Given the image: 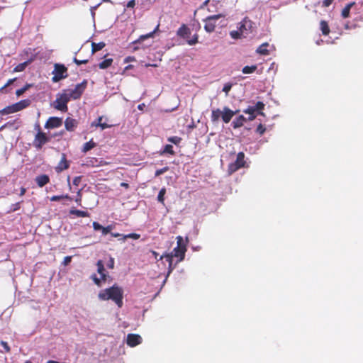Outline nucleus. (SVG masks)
I'll list each match as a JSON object with an SVG mask.
<instances>
[{"instance_id": "nucleus-1", "label": "nucleus", "mask_w": 363, "mask_h": 363, "mask_svg": "<svg viewBox=\"0 0 363 363\" xmlns=\"http://www.w3.org/2000/svg\"><path fill=\"white\" fill-rule=\"evenodd\" d=\"M98 298L101 301L112 300L119 308L123 306V291L121 287L117 284L111 287L101 290L98 294Z\"/></svg>"}, {"instance_id": "nucleus-2", "label": "nucleus", "mask_w": 363, "mask_h": 363, "mask_svg": "<svg viewBox=\"0 0 363 363\" xmlns=\"http://www.w3.org/2000/svg\"><path fill=\"white\" fill-rule=\"evenodd\" d=\"M177 246L174 248L173 251L170 254H167L160 257V259H162L163 257L166 258V260L169 262V267L172 264L173 257L179 258L178 262L182 261L185 257L186 246L184 242V240L182 236L177 237Z\"/></svg>"}, {"instance_id": "nucleus-3", "label": "nucleus", "mask_w": 363, "mask_h": 363, "mask_svg": "<svg viewBox=\"0 0 363 363\" xmlns=\"http://www.w3.org/2000/svg\"><path fill=\"white\" fill-rule=\"evenodd\" d=\"M238 111H233L228 106H224L221 111L219 108L213 109L211 111V120L212 123H217L220 118L225 123H228Z\"/></svg>"}, {"instance_id": "nucleus-4", "label": "nucleus", "mask_w": 363, "mask_h": 363, "mask_svg": "<svg viewBox=\"0 0 363 363\" xmlns=\"http://www.w3.org/2000/svg\"><path fill=\"white\" fill-rule=\"evenodd\" d=\"M191 33L190 28L186 24H182L177 31V36L185 40L188 45H194L199 43V35L195 33L193 37L190 38Z\"/></svg>"}, {"instance_id": "nucleus-5", "label": "nucleus", "mask_w": 363, "mask_h": 363, "mask_svg": "<svg viewBox=\"0 0 363 363\" xmlns=\"http://www.w3.org/2000/svg\"><path fill=\"white\" fill-rule=\"evenodd\" d=\"M70 98L67 95V90H63L62 93L57 95L55 101L53 102V106L55 109L66 112L68 110L67 103Z\"/></svg>"}, {"instance_id": "nucleus-6", "label": "nucleus", "mask_w": 363, "mask_h": 363, "mask_svg": "<svg viewBox=\"0 0 363 363\" xmlns=\"http://www.w3.org/2000/svg\"><path fill=\"white\" fill-rule=\"evenodd\" d=\"M35 129L38 131L35 135L33 140V145L35 148L40 150L43 146L50 140V138L46 135L45 133L41 130L39 124L35 126Z\"/></svg>"}, {"instance_id": "nucleus-7", "label": "nucleus", "mask_w": 363, "mask_h": 363, "mask_svg": "<svg viewBox=\"0 0 363 363\" xmlns=\"http://www.w3.org/2000/svg\"><path fill=\"white\" fill-rule=\"evenodd\" d=\"M52 82H58L68 77L67 68L63 64L55 63L52 71Z\"/></svg>"}, {"instance_id": "nucleus-8", "label": "nucleus", "mask_w": 363, "mask_h": 363, "mask_svg": "<svg viewBox=\"0 0 363 363\" xmlns=\"http://www.w3.org/2000/svg\"><path fill=\"white\" fill-rule=\"evenodd\" d=\"M223 14H216L208 16L205 18V26L204 29L207 33H212L215 30L216 27V23L218 19L220 18H224Z\"/></svg>"}, {"instance_id": "nucleus-9", "label": "nucleus", "mask_w": 363, "mask_h": 363, "mask_svg": "<svg viewBox=\"0 0 363 363\" xmlns=\"http://www.w3.org/2000/svg\"><path fill=\"white\" fill-rule=\"evenodd\" d=\"M87 82L84 80L82 83L78 84L75 86L73 89H67V95L72 99H78L81 97L82 94L84 91L86 87Z\"/></svg>"}, {"instance_id": "nucleus-10", "label": "nucleus", "mask_w": 363, "mask_h": 363, "mask_svg": "<svg viewBox=\"0 0 363 363\" xmlns=\"http://www.w3.org/2000/svg\"><path fill=\"white\" fill-rule=\"evenodd\" d=\"M252 26L253 22L247 17H245L238 23V28L242 31L244 37H246L252 31Z\"/></svg>"}, {"instance_id": "nucleus-11", "label": "nucleus", "mask_w": 363, "mask_h": 363, "mask_svg": "<svg viewBox=\"0 0 363 363\" xmlns=\"http://www.w3.org/2000/svg\"><path fill=\"white\" fill-rule=\"evenodd\" d=\"M62 125V119L58 117H50L45 124L47 129L59 128Z\"/></svg>"}, {"instance_id": "nucleus-12", "label": "nucleus", "mask_w": 363, "mask_h": 363, "mask_svg": "<svg viewBox=\"0 0 363 363\" xmlns=\"http://www.w3.org/2000/svg\"><path fill=\"white\" fill-rule=\"evenodd\" d=\"M142 342V337L138 334H128L127 335L126 343L130 347H135Z\"/></svg>"}, {"instance_id": "nucleus-13", "label": "nucleus", "mask_w": 363, "mask_h": 363, "mask_svg": "<svg viewBox=\"0 0 363 363\" xmlns=\"http://www.w3.org/2000/svg\"><path fill=\"white\" fill-rule=\"evenodd\" d=\"M69 167V162L67 160L66 155L65 153L62 154V157L58 163L57 166L55 167V171L59 173L65 169H67Z\"/></svg>"}, {"instance_id": "nucleus-14", "label": "nucleus", "mask_w": 363, "mask_h": 363, "mask_svg": "<svg viewBox=\"0 0 363 363\" xmlns=\"http://www.w3.org/2000/svg\"><path fill=\"white\" fill-rule=\"evenodd\" d=\"M30 104V101L28 99H24L21 100L16 104H12V106L13 108V110L16 112L20 111L28 106H29Z\"/></svg>"}, {"instance_id": "nucleus-15", "label": "nucleus", "mask_w": 363, "mask_h": 363, "mask_svg": "<svg viewBox=\"0 0 363 363\" xmlns=\"http://www.w3.org/2000/svg\"><path fill=\"white\" fill-rule=\"evenodd\" d=\"M97 272L101 275V279L105 282L109 276L105 272L104 264L102 260H98L96 263Z\"/></svg>"}, {"instance_id": "nucleus-16", "label": "nucleus", "mask_w": 363, "mask_h": 363, "mask_svg": "<svg viewBox=\"0 0 363 363\" xmlns=\"http://www.w3.org/2000/svg\"><path fill=\"white\" fill-rule=\"evenodd\" d=\"M78 122L77 120L67 117L65 121V127L68 131H73L77 126Z\"/></svg>"}, {"instance_id": "nucleus-17", "label": "nucleus", "mask_w": 363, "mask_h": 363, "mask_svg": "<svg viewBox=\"0 0 363 363\" xmlns=\"http://www.w3.org/2000/svg\"><path fill=\"white\" fill-rule=\"evenodd\" d=\"M35 182L39 187H43L50 182V177L47 174H40L35 177Z\"/></svg>"}, {"instance_id": "nucleus-18", "label": "nucleus", "mask_w": 363, "mask_h": 363, "mask_svg": "<svg viewBox=\"0 0 363 363\" xmlns=\"http://www.w3.org/2000/svg\"><path fill=\"white\" fill-rule=\"evenodd\" d=\"M247 121V118L244 117L242 115H240L237 118L234 119L232 123V126L233 128L237 129L242 126H243L244 123Z\"/></svg>"}, {"instance_id": "nucleus-19", "label": "nucleus", "mask_w": 363, "mask_h": 363, "mask_svg": "<svg viewBox=\"0 0 363 363\" xmlns=\"http://www.w3.org/2000/svg\"><path fill=\"white\" fill-rule=\"evenodd\" d=\"M69 214L74 215L76 217H82V218L90 216V213L88 211H81V210L75 209L74 208L69 210Z\"/></svg>"}, {"instance_id": "nucleus-20", "label": "nucleus", "mask_w": 363, "mask_h": 363, "mask_svg": "<svg viewBox=\"0 0 363 363\" xmlns=\"http://www.w3.org/2000/svg\"><path fill=\"white\" fill-rule=\"evenodd\" d=\"M159 27H160V24H158L156 28H155V30L146 35H142L139 37V38L136 40H135L133 42V43H140V42H143V40H145V39H147L149 38H152L154 34L159 30Z\"/></svg>"}, {"instance_id": "nucleus-21", "label": "nucleus", "mask_w": 363, "mask_h": 363, "mask_svg": "<svg viewBox=\"0 0 363 363\" xmlns=\"http://www.w3.org/2000/svg\"><path fill=\"white\" fill-rule=\"evenodd\" d=\"M320 30L322 32V34L323 35H328L330 33V32L328 23L325 20H321L320 21Z\"/></svg>"}, {"instance_id": "nucleus-22", "label": "nucleus", "mask_w": 363, "mask_h": 363, "mask_svg": "<svg viewBox=\"0 0 363 363\" xmlns=\"http://www.w3.org/2000/svg\"><path fill=\"white\" fill-rule=\"evenodd\" d=\"M235 162L241 168L245 167L246 162L245 161V154L242 152H238Z\"/></svg>"}, {"instance_id": "nucleus-23", "label": "nucleus", "mask_w": 363, "mask_h": 363, "mask_svg": "<svg viewBox=\"0 0 363 363\" xmlns=\"http://www.w3.org/2000/svg\"><path fill=\"white\" fill-rule=\"evenodd\" d=\"M100 163L101 162L96 157H88L86 159V163L84 164L88 167H99Z\"/></svg>"}, {"instance_id": "nucleus-24", "label": "nucleus", "mask_w": 363, "mask_h": 363, "mask_svg": "<svg viewBox=\"0 0 363 363\" xmlns=\"http://www.w3.org/2000/svg\"><path fill=\"white\" fill-rule=\"evenodd\" d=\"M355 4L354 2L350 3L347 4L344 9L342 10L341 15L342 18H347L350 16V9Z\"/></svg>"}, {"instance_id": "nucleus-25", "label": "nucleus", "mask_w": 363, "mask_h": 363, "mask_svg": "<svg viewBox=\"0 0 363 363\" xmlns=\"http://www.w3.org/2000/svg\"><path fill=\"white\" fill-rule=\"evenodd\" d=\"M96 145V143L93 141V140H90L89 142H86L84 144L82 152H87L88 151L91 150L94 147H95Z\"/></svg>"}, {"instance_id": "nucleus-26", "label": "nucleus", "mask_w": 363, "mask_h": 363, "mask_svg": "<svg viewBox=\"0 0 363 363\" xmlns=\"http://www.w3.org/2000/svg\"><path fill=\"white\" fill-rule=\"evenodd\" d=\"M269 46L268 43H262L261 45L258 47L256 52L260 55H267L269 54V50L267 49V48Z\"/></svg>"}, {"instance_id": "nucleus-27", "label": "nucleus", "mask_w": 363, "mask_h": 363, "mask_svg": "<svg viewBox=\"0 0 363 363\" xmlns=\"http://www.w3.org/2000/svg\"><path fill=\"white\" fill-rule=\"evenodd\" d=\"M106 44L104 42L100 43H91V52L94 53L97 51L102 50L105 47Z\"/></svg>"}, {"instance_id": "nucleus-28", "label": "nucleus", "mask_w": 363, "mask_h": 363, "mask_svg": "<svg viewBox=\"0 0 363 363\" xmlns=\"http://www.w3.org/2000/svg\"><path fill=\"white\" fill-rule=\"evenodd\" d=\"M112 62V58L106 59L99 64V67L102 69H106L111 65Z\"/></svg>"}, {"instance_id": "nucleus-29", "label": "nucleus", "mask_w": 363, "mask_h": 363, "mask_svg": "<svg viewBox=\"0 0 363 363\" xmlns=\"http://www.w3.org/2000/svg\"><path fill=\"white\" fill-rule=\"evenodd\" d=\"M255 111H257V114L264 116V113L262 111L264 108V104L262 101H257L254 106Z\"/></svg>"}, {"instance_id": "nucleus-30", "label": "nucleus", "mask_w": 363, "mask_h": 363, "mask_svg": "<svg viewBox=\"0 0 363 363\" xmlns=\"http://www.w3.org/2000/svg\"><path fill=\"white\" fill-rule=\"evenodd\" d=\"M257 69V66L256 65L252 66H245L242 72L243 74H251L255 72Z\"/></svg>"}, {"instance_id": "nucleus-31", "label": "nucleus", "mask_w": 363, "mask_h": 363, "mask_svg": "<svg viewBox=\"0 0 363 363\" xmlns=\"http://www.w3.org/2000/svg\"><path fill=\"white\" fill-rule=\"evenodd\" d=\"M240 168L241 167L238 166V164L235 162L229 164L228 167V174L230 175V174H233L234 172H235Z\"/></svg>"}, {"instance_id": "nucleus-32", "label": "nucleus", "mask_w": 363, "mask_h": 363, "mask_svg": "<svg viewBox=\"0 0 363 363\" xmlns=\"http://www.w3.org/2000/svg\"><path fill=\"white\" fill-rule=\"evenodd\" d=\"M15 113V111L13 110L12 105L8 106L5 107L4 108L0 110L1 116L11 114V113Z\"/></svg>"}, {"instance_id": "nucleus-33", "label": "nucleus", "mask_w": 363, "mask_h": 363, "mask_svg": "<svg viewBox=\"0 0 363 363\" xmlns=\"http://www.w3.org/2000/svg\"><path fill=\"white\" fill-rule=\"evenodd\" d=\"M140 238V235L135 233H129L123 235V238L120 239L122 241H125L127 238H131L133 240H138Z\"/></svg>"}, {"instance_id": "nucleus-34", "label": "nucleus", "mask_w": 363, "mask_h": 363, "mask_svg": "<svg viewBox=\"0 0 363 363\" xmlns=\"http://www.w3.org/2000/svg\"><path fill=\"white\" fill-rule=\"evenodd\" d=\"M66 199L69 201H72V199L71 196H69L68 194H66V195H60V196H52L51 198H50V201H58L61 199Z\"/></svg>"}, {"instance_id": "nucleus-35", "label": "nucleus", "mask_w": 363, "mask_h": 363, "mask_svg": "<svg viewBox=\"0 0 363 363\" xmlns=\"http://www.w3.org/2000/svg\"><path fill=\"white\" fill-rule=\"evenodd\" d=\"M230 35L233 39H239L242 37H244L243 34L242 33V31H240L238 28L237 30H232L230 32Z\"/></svg>"}, {"instance_id": "nucleus-36", "label": "nucleus", "mask_w": 363, "mask_h": 363, "mask_svg": "<svg viewBox=\"0 0 363 363\" xmlns=\"http://www.w3.org/2000/svg\"><path fill=\"white\" fill-rule=\"evenodd\" d=\"M165 194H166V189L164 187H163L160 190L158 196H157V201L162 204H164Z\"/></svg>"}, {"instance_id": "nucleus-37", "label": "nucleus", "mask_w": 363, "mask_h": 363, "mask_svg": "<svg viewBox=\"0 0 363 363\" xmlns=\"http://www.w3.org/2000/svg\"><path fill=\"white\" fill-rule=\"evenodd\" d=\"M162 154L163 153H167V154H169L171 155H174L175 154L174 150H173V146L172 145H166L163 149V151L162 152Z\"/></svg>"}, {"instance_id": "nucleus-38", "label": "nucleus", "mask_w": 363, "mask_h": 363, "mask_svg": "<svg viewBox=\"0 0 363 363\" xmlns=\"http://www.w3.org/2000/svg\"><path fill=\"white\" fill-rule=\"evenodd\" d=\"M91 279L93 280V281L94 282V284L98 286L99 287H101L102 286V282H104L102 279H101V277L99 279L96 277V274H93L91 276Z\"/></svg>"}, {"instance_id": "nucleus-39", "label": "nucleus", "mask_w": 363, "mask_h": 363, "mask_svg": "<svg viewBox=\"0 0 363 363\" xmlns=\"http://www.w3.org/2000/svg\"><path fill=\"white\" fill-rule=\"evenodd\" d=\"M113 225H108L106 227H104L103 226V228H102V230H101V233L103 235H106L108 233H111V231L113 230Z\"/></svg>"}, {"instance_id": "nucleus-40", "label": "nucleus", "mask_w": 363, "mask_h": 363, "mask_svg": "<svg viewBox=\"0 0 363 363\" xmlns=\"http://www.w3.org/2000/svg\"><path fill=\"white\" fill-rule=\"evenodd\" d=\"M91 126H96V127H100L101 128V130H104V129H106L108 128H110L111 127V125H108L107 123H91Z\"/></svg>"}, {"instance_id": "nucleus-41", "label": "nucleus", "mask_w": 363, "mask_h": 363, "mask_svg": "<svg viewBox=\"0 0 363 363\" xmlns=\"http://www.w3.org/2000/svg\"><path fill=\"white\" fill-rule=\"evenodd\" d=\"M266 130L265 127L262 124H259L256 129V133L259 135H262Z\"/></svg>"}, {"instance_id": "nucleus-42", "label": "nucleus", "mask_w": 363, "mask_h": 363, "mask_svg": "<svg viewBox=\"0 0 363 363\" xmlns=\"http://www.w3.org/2000/svg\"><path fill=\"white\" fill-rule=\"evenodd\" d=\"M30 85L29 84H26V86H24L23 87H22L21 89H19L18 90H16V94L18 96H20L21 95H22L26 90H28V89L30 87Z\"/></svg>"}, {"instance_id": "nucleus-43", "label": "nucleus", "mask_w": 363, "mask_h": 363, "mask_svg": "<svg viewBox=\"0 0 363 363\" xmlns=\"http://www.w3.org/2000/svg\"><path fill=\"white\" fill-rule=\"evenodd\" d=\"M182 140V138L177 136L170 137L168 138V141L175 144L178 145Z\"/></svg>"}, {"instance_id": "nucleus-44", "label": "nucleus", "mask_w": 363, "mask_h": 363, "mask_svg": "<svg viewBox=\"0 0 363 363\" xmlns=\"http://www.w3.org/2000/svg\"><path fill=\"white\" fill-rule=\"evenodd\" d=\"M232 86H233V84L229 82L224 84V86L223 88V91H224L225 93L226 96L228 94Z\"/></svg>"}, {"instance_id": "nucleus-45", "label": "nucleus", "mask_w": 363, "mask_h": 363, "mask_svg": "<svg viewBox=\"0 0 363 363\" xmlns=\"http://www.w3.org/2000/svg\"><path fill=\"white\" fill-rule=\"evenodd\" d=\"M169 170V167H164L162 169H157L156 172H155V177H158L164 173H165L166 172H167Z\"/></svg>"}, {"instance_id": "nucleus-46", "label": "nucleus", "mask_w": 363, "mask_h": 363, "mask_svg": "<svg viewBox=\"0 0 363 363\" xmlns=\"http://www.w3.org/2000/svg\"><path fill=\"white\" fill-rule=\"evenodd\" d=\"M26 62H23V63H21L19 65H18L15 68H14V71L15 72H22L24 70V69L26 68Z\"/></svg>"}, {"instance_id": "nucleus-47", "label": "nucleus", "mask_w": 363, "mask_h": 363, "mask_svg": "<svg viewBox=\"0 0 363 363\" xmlns=\"http://www.w3.org/2000/svg\"><path fill=\"white\" fill-rule=\"evenodd\" d=\"M20 208H21V202H17L11 206V209L9 212H10V213L15 212V211L19 210Z\"/></svg>"}, {"instance_id": "nucleus-48", "label": "nucleus", "mask_w": 363, "mask_h": 363, "mask_svg": "<svg viewBox=\"0 0 363 363\" xmlns=\"http://www.w3.org/2000/svg\"><path fill=\"white\" fill-rule=\"evenodd\" d=\"M0 344H1V345L4 347V349L5 350V352H6V353L10 352V351H11V348H10L9 345H8V343H7L6 342H5V341H4V340H1V341L0 342Z\"/></svg>"}, {"instance_id": "nucleus-49", "label": "nucleus", "mask_w": 363, "mask_h": 363, "mask_svg": "<svg viewBox=\"0 0 363 363\" xmlns=\"http://www.w3.org/2000/svg\"><path fill=\"white\" fill-rule=\"evenodd\" d=\"M73 61L77 65H84V64H86L89 62V60L87 59H85V60H78L76 57L74 58Z\"/></svg>"}, {"instance_id": "nucleus-50", "label": "nucleus", "mask_w": 363, "mask_h": 363, "mask_svg": "<svg viewBox=\"0 0 363 363\" xmlns=\"http://www.w3.org/2000/svg\"><path fill=\"white\" fill-rule=\"evenodd\" d=\"M243 112L246 114L252 115L254 113H257L254 106H249L247 108L245 109Z\"/></svg>"}, {"instance_id": "nucleus-51", "label": "nucleus", "mask_w": 363, "mask_h": 363, "mask_svg": "<svg viewBox=\"0 0 363 363\" xmlns=\"http://www.w3.org/2000/svg\"><path fill=\"white\" fill-rule=\"evenodd\" d=\"M114 259L111 257H110L109 260L108 261L106 266L109 269H113L114 268Z\"/></svg>"}, {"instance_id": "nucleus-52", "label": "nucleus", "mask_w": 363, "mask_h": 363, "mask_svg": "<svg viewBox=\"0 0 363 363\" xmlns=\"http://www.w3.org/2000/svg\"><path fill=\"white\" fill-rule=\"evenodd\" d=\"M92 225L95 230H102L103 226L98 222H93Z\"/></svg>"}, {"instance_id": "nucleus-53", "label": "nucleus", "mask_w": 363, "mask_h": 363, "mask_svg": "<svg viewBox=\"0 0 363 363\" xmlns=\"http://www.w3.org/2000/svg\"><path fill=\"white\" fill-rule=\"evenodd\" d=\"M75 202L78 204V205H81L82 204V194H81V190H79L77 191V198L75 199Z\"/></svg>"}, {"instance_id": "nucleus-54", "label": "nucleus", "mask_w": 363, "mask_h": 363, "mask_svg": "<svg viewBox=\"0 0 363 363\" xmlns=\"http://www.w3.org/2000/svg\"><path fill=\"white\" fill-rule=\"evenodd\" d=\"M82 181V176L75 177L73 179V184L78 186Z\"/></svg>"}, {"instance_id": "nucleus-55", "label": "nucleus", "mask_w": 363, "mask_h": 363, "mask_svg": "<svg viewBox=\"0 0 363 363\" xmlns=\"http://www.w3.org/2000/svg\"><path fill=\"white\" fill-rule=\"evenodd\" d=\"M72 261V257L71 256H66L65 258H64V260H63V262L62 264L65 265V266H67Z\"/></svg>"}, {"instance_id": "nucleus-56", "label": "nucleus", "mask_w": 363, "mask_h": 363, "mask_svg": "<svg viewBox=\"0 0 363 363\" xmlns=\"http://www.w3.org/2000/svg\"><path fill=\"white\" fill-rule=\"evenodd\" d=\"M334 0H324L323 1L322 6L324 7H328L330 5L332 4Z\"/></svg>"}, {"instance_id": "nucleus-57", "label": "nucleus", "mask_w": 363, "mask_h": 363, "mask_svg": "<svg viewBox=\"0 0 363 363\" xmlns=\"http://www.w3.org/2000/svg\"><path fill=\"white\" fill-rule=\"evenodd\" d=\"M135 6V0H130L128 2L126 6L127 8H134Z\"/></svg>"}, {"instance_id": "nucleus-58", "label": "nucleus", "mask_w": 363, "mask_h": 363, "mask_svg": "<svg viewBox=\"0 0 363 363\" xmlns=\"http://www.w3.org/2000/svg\"><path fill=\"white\" fill-rule=\"evenodd\" d=\"M104 1H106V2H109L111 1L110 0H102L100 3H99L97 5H96L95 6L92 7L91 8V10H95L101 4L102 2H104Z\"/></svg>"}, {"instance_id": "nucleus-59", "label": "nucleus", "mask_w": 363, "mask_h": 363, "mask_svg": "<svg viewBox=\"0 0 363 363\" xmlns=\"http://www.w3.org/2000/svg\"><path fill=\"white\" fill-rule=\"evenodd\" d=\"M111 236L114 237V238H119V237H122L123 238V235L121 233H111Z\"/></svg>"}, {"instance_id": "nucleus-60", "label": "nucleus", "mask_w": 363, "mask_h": 363, "mask_svg": "<svg viewBox=\"0 0 363 363\" xmlns=\"http://www.w3.org/2000/svg\"><path fill=\"white\" fill-rule=\"evenodd\" d=\"M26 188H24V187H21V189H20V194H19V195H20L21 196H23V195L26 194Z\"/></svg>"}, {"instance_id": "nucleus-61", "label": "nucleus", "mask_w": 363, "mask_h": 363, "mask_svg": "<svg viewBox=\"0 0 363 363\" xmlns=\"http://www.w3.org/2000/svg\"><path fill=\"white\" fill-rule=\"evenodd\" d=\"M257 116L256 113H252V115H250L248 117V121H253Z\"/></svg>"}, {"instance_id": "nucleus-62", "label": "nucleus", "mask_w": 363, "mask_h": 363, "mask_svg": "<svg viewBox=\"0 0 363 363\" xmlns=\"http://www.w3.org/2000/svg\"><path fill=\"white\" fill-rule=\"evenodd\" d=\"M121 186L124 187L125 189H128L129 188V184L128 183H125V182H122V183H121Z\"/></svg>"}, {"instance_id": "nucleus-63", "label": "nucleus", "mask_w": 363, "mask_h": 363, "mask_svg": "<svg viewBox=\"0 0 363 363\" xmlns=\"http://www.w3.org/2000/svg\"><path fill=\"white\" fill-rule=\"evenodd\" d=\"M102 118H103V117H102V116H99V117L97 118V121H94V123H101Z\"/></svg>"}, {"instance_id": "nucleus-64", "label": "nucleus", "mask_w": 363, "mask_h": 363, "mask_svg": "<svg viewBox=\"0 0 363 363\" xmlns=\"http://www.w3.org/2000/svg\"><path fill=\"white\" fill-rule=\"evenodd\" d=\"M144 107H145V104H139V105L138 106V108L139 110H143V108H144Z\"/></svg>"}]
</instances>
